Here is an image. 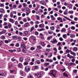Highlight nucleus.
I'll list each match as a JSON object with an SVG mask.
<instances>
[{"label":"nucleus","instance_id":"nucleus-1","mask_svg":"<svg viewBox=\"0 0 78 78\" xmlns=\"http://www.w3.org/2000/svg\"><path fill=\"white\" fill-rule=\"evenodd\" d=\"M54 73H56L57 71L55 69L51 70L49 72V74L50 75H51Z\"/></svg>","mask_w":78,"mask_h":78},{"label":"nucleus","instance_id":"nucleus-2","mask_svg":"<svg viewBox=\"0 0 78 78\" xmlns=\"http://www.w3.org/2000/svg\"><path fill=\"white\" fill-rule=\"evenodd\" d=\"M5 75H6V72H5L4 70H3L0 71V76H1Z\"/></svg>","mask_w":78,"mask_h":78},{"label":"nucleus","instance_id":"nucleus-3","mask_svg":"<svg viewBox=\"0 0 78 78\" xmlns=\"http://www.w3.org/2000/svg\"><path fill=\"white\" fill-rule=\"evenodd\" d=\"M30 70V67L28 66H26L25 67V71L26 72H28Z\"/></svg>","mask_w":78,"mask_h":78},{"label":"nucleus","instance_id":"nucleus-4","mask_svg":"<svg viewBox=\"0 0 78 78\" xmlns=\"http://www.w3.org/2000/svg\"><path fill=\"white\" fill-rule=\"evenodd\" d=\"M42 73H43V72H41L40 73H39L37 75V76L38 78H41V77L42 76Z\"/></svg>","mask_w":78,"mask_h":78},{"label":"nucleus","instance_id":"nucleus-5","mask_svg":"<svg viewBox=\"0 0 78 78\" xmlns=\"http://www.w3.org/2000/svg\"><path fill=\"white\" fill-rule=\"evenodd\" d=\"M51 42L52 43V44H55V43H57L58 41L56 39H53L52 40H51Z\"/></svg>","mask_w":78,"mask_h":78},{"label":"nucleus","instance_id":"nucleus-6","mask_svg":"<svg viewBox=\"0 0 78 78\" xmlns=\"http://www.w3.org/2000/svg\"><path fill=\"white\" fill-rule=\"evenodd\" d=\"M30 60H31V58L30 57H26L25 59V61L28 62H30Z\"/></svg>","mask_w":78,"mask_h":78},{"label":"nucleus","instance_id":"nucleus-7","mask_svg":"<svg viewBox=\"0 0 78 78\" xmlns=\"http://www.w3.org/2000/svg\"><path fill=\"white\" fill-rule=\"evenodd\" d=\"M25 9L26 11L27 12H31V10H30V9L28 7H26L25 8Z\"/></svg>","mask_w":78,"mask_h":78},{"label":"nucleus","instance_id":"nucleus-8","mask_svg":"<svg viewBox=\"0 0 78 78\" xmlns=\"http://www.w3.org/2000/svg\"><path fill=\"white\" fill-rule=\"evenodd\" d=\"M41 4L43 5H46V2L44 1H40Z\"/></svg>","mask_w":78,"mask_h":78},{"label":"nucleus","instance_id":"nucleus-9","mask_svg":"<svg viewBox=\"0 0 78 78\" xmlns=\"http://www.w3.org/2000/svg\"><path fill=\"white\" fill-rule=\"evenodd\" d=\"M39 37L42 39H44V35L42 33H40L39 35Z\"/></svg>","mask_w":78,"mask_h":78},{"label":"nucleus","instance_id":"nucleus-10","mask_svg":"<svg viewBox=\"0 0 78 78\" xmlns=\"http://www.w3.org/2000/svg\"><path fill=\"white\" fill-rule=\"evenodd\" d=\"M20 73L22 76H24L25 75V73L22 70L20 71Z\"/></svg>","mask_w":78,"mask_h":78},{"label":"nucleus","instance_id":"nucleus-11","mask_svg":"<svg viewBox=\"0 0 78 78\" xmlns=\"http://www.w3.org/2000/svg\"><path fill=\"white\" fill-rule=\"evenodd\" d=\"M9 21H10V22H11V23H14L15 22V20L12 19L10 18Z\"/></svg>","mask_w":78,"mask_h":78},{"label":"nucleus","instance_id":"nucleus-12","mask_svg":"<svg viewBox=\"0 0 78 78\" xmlns=\"http://www.w3.org/2000/svg\"><path fill=\"white\" fill-rule=\"evenodd\" d=\"M50 17L51 18V20H55L56 19V18H55V17L53 15H51L50 16Z\"/></svg>","mask_w":78,"mask_h":78},{"label":"nucleus","instance_id":"nucleus-13","mask_svg":"<svg viewBox=\"0 0 78 78\" xmlns=\"http://www.w3.org/2000/svg\"><path fill=\"white\" fill-rule=\"evenodd\" d=\"M30 39H34V40L35 41L36 37L33 36H32L30 37Z\"/></svg>","mask_w":78,"mask_h":78},{"label":"nucleus","instance_id":"nucleus-14","mask_svg":"<svg viewBox=\"0 0 78 78\" xmlns=\"http://www.w3.org/2000/svg\"><path fill=\"white\" fill-rule=\"evenodd\" d=\"M40 44L43 47H45V44L44 43V42L43 41H41L40 43Z\"/></svg>","mask_w":78,"mask_h":78},{"label":"nucleus","instance_id":"nucleus-15","mask_svg":"<svg viewBox=\"0 0 78 78\" xmlns=\"http://www.w3.org/2000/svg\"><path fill=\"white\" fill-rule=\"evenodd\" d=\"M12 38L14 40H17L18 39V37L17 36H14L12 37Z\"/></svg>","mask_w":78,"mask_h":78},{"label":"nucleus","instance_id":"nucleus-16","mask_svg":"<svg viewBox=\"0 0 78 78\" xmlns=\"http://www.w3.org/2000/svg\"><path fill=\"white\" fill-rule=\"evenodd\" d=\"M13 14H14V13H13V12H10V17H11V18H12L14 16Z\"/></svg>","mask_w":78,"mask_h":78},{"label":"nucleus","instance_id":"nucleus-17","mask_svg":"<svg viewBox=\"0 0 78 78\" xmlns=\"http://www.w3.org/2000/svg\"><path fill=\"white\" fill-rule=\"evenodd\" d=\"M70 36L71 38H74V37H75V34H70Z\"/></svg>","mask_w":78,"mask_h":78},{"label":"nucleus","instance_id":"nucleus-18","mask_svg":"<svg viewBox=\"0 0 78 78\" xmlns=\"http://www.w3.org/2000/svg\"><path fill=\"white\" fill-rule=\"evenodd\" d=\"M19 60L20 62H23V58L22 57H20L19 59Z\"/></svg>","mask_w":78,"mask_h":78},{"label":"nucleus","instance_id":"nucleus-19","mask_svg":"<svg viewBox=\"0 0 78 78\" xmlns=\"http://www.w3.org/2000/svg\"><path fill=\"white\" fill-rule=\"evenodd\" d=\"M6 32V30H3L2 31L0 32V35H1L2 34H4V33H5Z\"/></svg>","mask_w":78,"mask_h":78},{"label":"nucleus","instance_id":"nucleus-20","mask_svg":"<svg viewBox=\"0 0 78 78\" xmlns=\"http://www.w3.org/2000/svg\"><path fill=\"white\" fill-rule=\"evenodd\" d=\"M63 75L64 76H65V77H68L69 76V75L67 73H66V72H64L63 73Z\"/></svg>","mask_w":78,"mask_h":78},{"label":"nucleus","instance_id":"nucleus-21","mask_svg":"<svg viewBox=\"0 0 78 78\" xmlns=\"http://www.w3.org/2000/svg\"><path fill=\"white\" fill-rule=\"evenodd\" d=\"M0 12H3V13H5V11L4 10V9H0Z\"/></svg>","mask_w":78,"mask_h":78},{"label":"nucleus","instance_id":"nucleus-22","mask_svg":"<svg viewBox=\"0 0 78 78\" xmlns=\"http://www.w3.org/2000/svg\"><path fill=\"white\" fill-rule=\"evenodd\" d=\"M24 27H28L29 26V23L27 22L25 23L24 25Z\"/></svg>","mask_w":78,"mask_h":78},{"label":"nucleus","instance_id":"nucleus-23","mask_svg":"<svg viewBox=\"0 0 78 78\" xmlns=\"http://www.w3.org/2000/svg\"><path fill=\"white\" fill-rule=\"evenodd\" d=\"M28 78H34L33 75L31 74H29V76L27 77Z\"/></svg>","mask_w":78,"mask_h":78},{"label":"nucleus","instance_id":"nucleus-24","mask_svg":"<svg viewBox=\"0 0 78 78\" xmlns=\"http://www.w3.org/2000/svg\"><path fill=\"white\" fill-rule=\"evenodd\" d=\"M52 37H53V36H49L47 38V40H48V41H50Z\"/></svg>","mask_w":78,"mask_h":78},{"label":"nucleus","instance_id":"nucleus-25","mask_svg":"<svg viewBox=\"0 0 78 78\" xmlns=\"http://www.w3.org/2000/svg\"><path fill=\"white\" fill-rule=\"evenodd\" d=\"M29 62H28L26 61H25V62H24L23 63V64L24 65V66H27V65H28V64H29Z\"/></svg>","mask_w":78,"mask_h":78},{"label":"nucleus","instance_id":"nucleus-26","mask_svg":"<svg viewBox=\"0 0 78 78\" xmlns=\"http://www.w3.org/2000/svg\"><path fill=\"white\" fill-rule=\"evenodd\" d=\"M61 32H66V29L65 28H63L61 30Z\"/></svg>","mask_w":78,"mask_h":78},{"label":"nucleus","instance_id":"nucleus-27","mask_svg":"<svg viewBox=\"0 0 78 78\" xmlns=\"http://www.w3.org/2000/svg\"><path fill=\"white\" fill-rule=\"evenodd\" d=\"M67 9H66L65 11H64V14L65 15H67L68 14V12H67Z\"/></svg>","mask_w":78,"mask_h":78},{"label":"nucleus","instance_id":"nucleus-28","mask_svg":"<svg viewBox=\"0 0 78 78\" xmlns=\"http://www.w3.org/2000/svg\"><path fill=\"white\" fill-rule=\"evenodd\" d=\"M68 5L69 6H68L67 7H68L69 9H72V7L73 6V5L70 4H69Z\"/></svg>","mask_w":78,"mask_h":78},{"label":"nucleus","instance_id":"nucleus-29","mask_svg":"<svg viewBox=\"0 0 78 78\" xmlns=\"http://www.w3.org/2000/svg\"><path fill=\"white\" fill-rule=\"evenodd\" d=\"M9 51L10 52H11L12 53L13 52H15V51H16V49L10 50H9Z\"/></svg>","mask_w":78,"mask_h":78},{"label":"nucleus","instance_id":"nucleus-30","mask_svg":"<svg viewBox=\"0 0 78 78\" xmlns=\"http://www.w3.org/2000/svg\"><path fill=\"white\" fill-rule=\"evenodd\" d=\"M23 66L22 65V64L21 63H20L18 64V67L19 68H22Z\"/></svg>","mask_w":78,"mask_h":78},{"label":"nucleus","instance_id":"nucleus-31","mask_svg":"<svg viewBox=\"0 0 78 78\" xmlns=\"http://www.w3.org/2000/svg\"><path fill=\"white\" fill-rule=\"evenodd\" d=\"M22 5L24 7V8H25V7H26V6H27L28 5L26 3H23L22 4Z\"/></svg>","mask_w":78,"mask_h":78},{"label":"nucleus","instance_id":"nucleus-32","mask_svg":"<svg viewBox=\"0 0 78 78\" xmlns=\"http://www.w3.org/2000/svg\"><path fill=\"white\" fill-rule=\"evenodd\" d=\"M11 42V40H5V42L6 44H8V43H9V42Z\"/></svg>","mask_w":78,"mask_h":78},{"label":"nucleus","instance_id":"nucleus-33","mask_svg":"<svg viewBox=\"0 0 78 78\" xmlns=\"http://www.w3.org/2000/svg\"><path fill=\"white\" fill-rule=\"evenodd\" d=\"M28 34V31H25L24 32L23 36H25L26 35Z\"/></svg>","mask_w":78,"mask_h":78},{"label":"nucleus","instance_id":"nucleus-34","mask_svg":"<svg viewBox=\"0 0 78 78\" xmlns=\"http://www.w3.org/2000/svg\"><path fill=\"white\" fill-rule=\"evenodd\" d=\"M68 66H69V67H70V66H72V65H73V64H74V63L71 62V63H68Z\"/></svg>","mask_w":78,"mask_h":78},{"label":"nucleus","instance_id":"nucleus-35","mask_svg":"<svg viewBox=\"0 0 78 78\" xmlns=\"http://www.w3.org/2000/svg\"><path fill=\"white\" fill-rule=\"evenodd\" d=\"M70 53L71 55H73V56H76V53H74V52L73 51H71L70 52Z\"/></svg>","mask_w":78,"mask_h":78},{"label":"nucleus","instance_id":"nucleus-36","mask_svg":"<svg viewBox=\"0 0 78 78\" xmlns=\"http://www.w3.org/2000/svg\"><path fill=\"white\" fill-rule=\"evenodd\" d=\"M21 47L23 49H24V48H25V45L22 44L21 45Z\"/></svg>","mask_w":78,"mask_h":78},{"label":"nucleus","instance_id":"nucleus-37","mask_svg":"<svg viewBox=\"0 0 78 78\" xmlns=\"http://www.w3.org/2000/svg\"><path fill=\"white\" fill-rule=\"evenodd\" d=\"M51 75H52L53 76V77H54V78H56V73H53Z\"/></svg>","mask_w":78,"mask_h":78},{"label":"nucleus","instance_id":"nucleus-38","mask_svg":"<svg viewBox=\"0 0 78 78\" xmlns=\"http://www.w3.org/2000/svg\"><path fill=\"white\" fill-rule=\"evenodd\" d=\"M34 27H31L30 29V32H31L32 31H33L34 30Z\"/></svg>","mask_w":78,"mask_h":78},{"label":"nucleus","instance_id":"nucleus-39","mask_svg":"<svg viewBox=\"0 0 78 78\" xmlns=\"http://www.w3.org/2000/svg\"><path fill=\"white\" fill-rule=\"evenodd\" d=\"M48 33L49 34H51L53 33V31L50 30L48 31Z\"/></svg>","mask_w":78,"mask_h":78},{"label":"nucleus","instance_id":"nucleus-40","mask_svg":"<svg viewBox=\"0 0 78 78\" xmlns=\"http://www.w3.org/2000/svg\"><path fill=\"white\" fill-rule=\"evenodd\" d=\"M16 57H13L11 59V61H12L14 62L15 61H16Z\"/></svg>","mask_w":78,"mask_h":78},{"label":"nucleus","instance_id":"nucleus-41","mask_svg":"<svg viewBox=\"0 0 78 78\" xmlns=\"http://www.w3.org/2000/svg\"><path fill=\"white\" fill-rule=\"evenodd\" d=\"M8 27L9 28H11V27H12V25H11V24L10 23H9L8 24Z\"/></svg>","mask_w":78,"mask_h":78},{"label":"nucleus","instance_id":"nucleus-42","mask_svg":"<svg viewBox=\"0 0 78 78\" xmlns=\"http://www.w3.org/2000/svg\"><path fill=\"white\" fill-rule=\"evenodd\" d=\"M49 63H45L44 64V65H45V66H46V67H48V66H49Z\"/></svg>","mask_w":78,"mask_h":78},{"label":"nucleus","instance_id":"nucleus-43","mask_svg":"<svg viewBox=\"0 0 78 78\" xmlns=\"http://www.w3.org/2000/svg\"><path fill=\"white\" fill-rule=\"evenodd\" d=\"M64 18H65V19H67V20H70V21L72 20H71L70 19V18H67V17H66L65 16H64Z\"/></svg>","mask_w":78,"mask_h":78},{"label":"nucleus","instance_id":"nucleus-44","mask_svg":"<svg viewBox=\"0 0 78 78\" xmlns=\"http://www.w3.org/2000/svg\"><path fill=\"white\" fill-rule=\"evenodd\" d=\"M78 48L77 47H75L73 48V51H77Z\"/></svg>","mask_w":78,"mask_h":78},{"label":"nucleus","instance_id":"nucleus-45","mask_svg":"<svg viewBox=\"0 0 78 78\" xmlns=\"http://www.w3.org/2000/svg\"><path fill=\"white\" fill-rule=\"evenodd\" d=\"M17 52H20L21 51V48H18L17 49Z\"/></svg>","mask_w":78,"mask_h":78},{"label":"nucleus","instance_id":"nucleus-46","mask_svg":"<svg viewBox=\"0 0 78 78\" xmlns=\"http://www.w3.org/2000/svg\"><path fill=\"white\" fill-rule=\"evenodd\" d=\"M63 37L64 38V39H66V37H67V34H64L63 35Z\"/></svg>","mask_w":78,"mask_h":78},{"label":"nucleus","instance_id":"nucleus-47","mask_svg":"<svg viewBox=\"0 0 78 78\" xmlns=\"http://www.w3.org/2000/svg\"><path fill=\"white\" fill-rule=\"evenodd\" d=\"M37 64H41V61L40 60H37L36 61Z\"/></svg>","mask_w":78,"mask_h":78},{"label":"nucleus","instance_id":"nucleus-48","mask_svg":"<svg viewBox=\"0 0 78 78\" xmlns=\"http://www.w3.org/2000/svg\"><path fill=\"white\" fill-rule=\"evenodd\" d=\"M37 47L39 49H42V48L41 45H38L37 46Z\"/></svg>","mask_w":78,"mask_h":78},{"label":"nucleus","instance_id":"nucleus-49","mask_svg":"<svg viewBox=\"0 0 78 78\" xmlns=\"http://www.w3.org/2000/svg\"><path fill=\"white\" fill-rule=\"evenodd\" d=\"M34 23L37 25V24H39V22L38 21H36L34 22Z\"/></svg>","mask_w":78,"mask_h":78},{"label":"nucleus","instance_id":"nucleus-50","mask_svg":"<svg viewBox=\"0 0 78 78\" xmlns=\"http://www.w3.org/2000/svg\"><path fill=\"white\" fill-rule=\"evenodd\" d=\"M12 8L14 9H16V8H17V5H16V4L14 5H13Z\"/></svg>","mask_w":78,"mask_h":78},{"label":"nucleus","instance_id":"nucleus-51","mask_svg":"<svg viewBox=\"0 0 78 78\" xmlns=\"http://www.w3.org/2000/svg\"><path fill=\"white\" fill-rule=\"evenodd\" d=\"M34 69H39V66H35Z\"/></svg>","mask_w":78,"mask_h":78},{"label":"nucleus","instance_id":"nucleus-52","mask_svg":"<svg viewBox=\"0 0 78 78\" xmlns=\"http://www.w3.org/2000/svg\"><path fill=\"white\" fill-rule=\"evenodd\" d=\"M50 29L51 30H55V27L53 26L51 27H50Z\"/></svg>","mask_w":78,"mask_h":78},{"label":"nucleus","instance_id":"nucleus-53","mask_svg":"<svg viewBox=\"0 0 78 78\" xmlns=\"http://www.w3.org/2000/svg\"><path fill=\"white\" fill-rule=\"evenodd\" d=\"M71 30H74L75 29V27L74 26H72L71 27Z\"/></svg>","mask_w":78,"mask_h":78},{"label":"nucleus","instance_id":"nucleus-54","mask_svg":"<svg viewBox=\"0 0 78 78\" xmlns=\"http://www.w3.org/2000/svg\"><path fill=\"white\" fill-rule=\"evenodd\" d=\"M30 49L31 50H35V48L34 47H32L30 48Z\"/></svg>","mask_w":78,"mask_h":78},{"label":"nucleus","instance_id":"nucleus-55","mask_svg":"<svg viewBox=\"0 0 78 78\" xmlns=\"http://www.w3.org/2000/svg\"><path fill=\"white\" fill-rule=\"evenodd\" d=\"M4 4L0 3V7H4Z\"/></svg>","mask_w":78,"mask_h":78},{"label":"nucleus","instance_id":"nucleus-56","mask_svg":"<svg viewBox=\"0 0 78 78\" xmlns=\"http://www.w3.org/2000/svg\"><path fill=\"white\" fill-rule=\"evenodd\" d=\"M16 47H19V43H17L16 44Z\"/></svg>","mask_w":78,"mask_h":78},{"label":"nucleus","instance_id":"nucleus-57","mask_svg":"<svg viewBox=\"0 0 78 78\" xmlns=\"http://www.w3.org/2000/svg\"><path fill=\"white\" fill-rule=\"evenodd\" d=\"M42 25H44V26L43 27L44 28V24H40V25H39V27L40 28H42Z\"/></svg>","mask_w":78,"mask_h":78},{"label":"nucleus","instance_id":"nucleus-58","mask_svg":"<svg viewBox=\"0 0 78 78\" xmlns=\"http://www.w3.org/2000/svg\"><path fill=\"white\" fill-rule=\"evenodd\" d=\"M44 28L38 30L39 31H44Z\"/></svg>","mask_w":78,"mask_h":78},{"label":"nucleus","instance_id":"nucleus-59","mask_svg":"<svg viewBox=\"0 0 78 78\" xmlns=\"http://www.w3.org/2000/svg\"><path fill=\"white\" fill-rule=\"evenodd\" d=\"M52 53H50L49 55H48V57L49 58H51L52 56Z\"/></svg>","mask_w":78,"mask_h":78},{"label":"nucleus","instance_id":"nucleus-60","mask_svg":"<svg viewBox=\"0 0 78 78\" xmlns=\"http://www.w3.org/2000/svg\"><path fill=\"white\" fill-rule=\"evenodd\" d=\"M76 72H77V70L75 69L73 70V73H76Z\"/></svg>","mask_w":78,"mask_h":78},{"label":"nucleus","instance_id":"nucleus-61","mask_svg":"<svg viewBox=\"0 0 78 78\" xmlns=\"http://www.w3.org/2000/svg\"><path fill=\"white\" fill-rule=\"evenodd\" d=\"M23 21L24 22H27V20L26 18H24L23 20Z\"/></svg>","mask_w":78,"mask_h":78},{"label":"nucleus","instance_id":"nucleus-62","mask_svg":"<svg viewBox=\"0 0 78 78\" xmlns=\"http://www.w3.org/2000/svg\"><path fill=\"white\" fill-rule=\"evenodd\" d=\"M69 14H73V11H69Z\"/></svg>","mask_w":78,"mask_h":78},{"label":"nucleus","instance_id":"nucleus-63","mask_svg":"<svg viewBox=\"0 0 78 78\" xmlns=\"http://www.w3.org/2000/svg\"><path fill=\"white\" fill-rule=\"evenodd\" d=\"M1 38L2 39H6V38L4 36H2L1 37Z\"/></svg>","mask_w":78,"mask_h":78},{"label":"nucleus","instance_id":"nucleus-64","mask_svg":"<svg viewBox=\"0 0 78 78\" xmlns=\"http://www.w3.org/2000/svg\"><path fill=\"white\" fill-rule=\"evenodd\" d=\"M60 70L62 72H64V71H65L66 70V69L65 68L64 69H60Z\"/></svg>","mask_w":78,"mask_h":78}]
</instances>
